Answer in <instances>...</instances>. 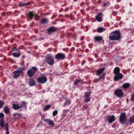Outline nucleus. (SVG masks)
Masks as SVG:
<instances>
[{"label":"nucleus","mask_w":134,"mask_h":134,"mask_svg":"<svg viewBox=\"0 0 134 134\" xmlns=\"http://www.w3.org/2000/svg\"><path fill=\"white\" fill-rule=\"evenodd\" d=\"M9 61H13V60H12L11 59H10V58H9Z\"/></svg>","instance_id":"50"},{"label":"nucleus","mask_w":134,"mask_h":134,"mask_svg":"<svg viewBox=\"0 0 134 134\" xmlns=\"http://www.w3.org/2000/svg\"><path fill=\"white\" fill-rule=\"evenodd\" d=\"M127 119L125 113L124 112L121 113L119 117V121L123 125L125 124Z\"/></svg>","instance_id":"6"},{"label":"nucleus","mask_w":134,"mask_h":134,"mask_svg":"<svg viewBox=\"0 0 134 134\" xmlns=\"http://www.w3.org/2000/svg\"><path fill=\"white\" fill-rule=\"evenodd\" d=\"M30 4L29 2H27L25 3H20L19 4V7L24 6L27 5H30Z\"/></svg>","instance_id":"28"},{"label":"nucleus","mask_w":134,"mask_h":134,"mask_svg":"<svg viewBox=\"0 0 134 134\" xmlns=\"http://www.w3.org/2000/svg\"><path fill=\"white\" fill-rule=\"evenodd\" d=\"M112 13V14L114 16H115L116 15V13L114 11H113Z\"/></svg>","instance_id":"43"},{"label":"nucleus","mask_w":134,"mask_h":134,"mask_svg":"<svg viewBox=\"0 0 134 134\" xmlns=\"http://www.w3.org/2000/svg\"><path fill=\"white\" fill-rule=\"evenodd\" d=\"M62 117H63V118H61L60 119L61 120H62L63 119V118L64 117H63V116H62Z\"/></svg>","instance_id":"57"},{"label":"nucleus","mask_w":134,"mask_h":134,"mask_svg":"<svg viewBox=\"0 0 134 134\" xmlns=\"http://www.w3.org/2000/svg\"><path fill=\"white\" fill-rule=\"evenodd\" d=\"M4 116V114L2 113H0V118H3Z\"/></svg>","instance_id":"41"},{"label":"nucleus","mask_w":134,"mask_h":134,"mask_svg":"<svg viewBox=\"0 0 134 134\" xmlns=\"http://www.w3.org/2000/svg\"><path fill=\"white\" fill-rule=\"evenodd\" d=\"M75 1H76L75 0H74V2H75Z\"/></svg>","instance_id":"64"},{"label":"nucleus","mask_w":134,"mask_h":134,"mask_svg":"<svg viewBox=\"0 0 134 134\" xmlns=\"http://www.w3.org/2000/svg\"><path fill=\"white\" fill-rule=\"evenodd\" d=\"M115 75L114 77V79L115 81H118L119 80L123 78V75L121 73H119Z\"/></svg>","instance_id":"16"},{"label":"nucleus","mask_w":134,"mask_h":134,"mask_svg":"<svg viewBox=\"0 0 134 134\" xmlns=\"http://www.w3.org/2000/svg\"><path fill=\"white\" fill-rule=\"evenodd\" d=\"M21 63H22V65H23L24 62H23H23Z\"/></svg>","instance_id":"59"},{"label":"nucleus","mask_w":134,"mask_h":134,"mask_svg":"<svg viewBox=\"0 0 134 134\" xmlns=\"http://www.w3.org/2000/svg\"><path fill=\"white\" fill-rule=\"evenodd\" d=\"M94 41H98L99 42L102 39V37L100 36H97L95 37Z\"/></svg>","instance_id":"24"},{"label":"nucleus","mask_w":134,"mask_h":134,"mask_svg":"<svg viewBox=\"0 0 134 134\" xmlns=\"http://www.w3.org/2000/svg\"><path fill=\"white\" fill-rule=\"evenodd\" d=\"M5 129L6 130V132H9L8 131V125L7 123L5 124L4 126Z\"/></svg>","instance_id":"33"},{"label":"nucleus","mask_w":134,"mask_h":134,"mask_svg":"<svg viewBox=\"0 0 134 134\" xmlns=\"http://www.w3.org/2000/svg\"><path fill=\"white\" fill-rule=\"evenodd\" d=\"M83 81L82 79H76L74 82V84L77 87H79L82 85Z\"/></svg>","instance_id":"14"},{"label":"nucleus","mask_w":134,"mask_h":134,"mask_svg":"<svg viewBox=\"0 0 134 134\" xmlns=\"http://www.w3.org/2000/svg\"><path fill=\"white\" fill-rule=\"evenodd\" d=\"M23 72V68L19 67L18 69L13 72L12 73V75L14 79L18 78L22 73Z\"/></svg>","instance_id":"4"},{"label":"nucleus","mask_w":134,"mask_h":134,"mask_svg":"<svg viewBox=\"0 0 134 134\" xmlns=\"http://www.w3.org/2000/svg\"><path fill=\"white\" fill-rule=\"evenodd\" d=\"M128 124H128V123H126V125H128Z\"/></svg>","instance_id":"62"},{"label":"nucleus","mask_w":134,"mask_h":134,"mask_svg":"<svg viewBox=\"0 0 134 134\" xmlns=\"http://www.w3.org/2000/svg\"><path fill=\"white\" fill-rule=\"evenodd\" d=\"M17 51V52H14L12 53L13 56L15 57L18 58L20 57L21 55V52L18 48H16V47H13L12 48V52Z\"/></svg>","instance_id":"5"},{"label":"nucleus","mask_w":134,"mask_h":134,"mask_svg":"<svg viewBox=\"0 0 134 134\" xmlns=\"http://www.w3.org/2000/svg\"><path fill=\"white\" fill-rule=\"evenodd\" d=\"M5 134H9V132H6Z\"/></svg>","instance_id":"55"},{"label":"nucleus","mask_w":134,"mask_h":134,"mask_svg":"<svg viewBox=\"0 0 134 134\" xmlns=\"http://www.w3.org/2000/svg\"><path fill=\"white\" fill-rule=\"evenodd\" d=\"M132 110H134V107H132Z\"/></svg>","instance_id":"61"},{"label":"nucleus","mask_w":134,"mask_h":134,"mask_svg":"<svg viewBox=\"0 0 134 134\" xmlns=\"http://www.w3.org/2000/svg\"><path fill=\"white\" fill-rule=\"evenodd\" d=\"M35 16V14L31 12H29L28 14V17L30 20L32 19V18Z\"/></svg>","instance_id":"22"},{"label":"nucleus","mask_w":134,"mask_h":134,"mask_svg":"<svg viewBox=\"0 0 134 134\" xmlns=\"http://www.w3.org/2000/svg\"><path fill=\"white\" fill-rule=\"evenodd\" d=\"M129 5L130 6H131L132 5V4L131 3H130Z\"/></svg>","instance_id":"56"},{"label":"nucleus","mask_w":134,"mask_h":134,"mask_svg":"<svg viewBox=\"0 0 134 134\" xmlns=\"http://www.w3.org/2000/svg\"><path fill=\"white\" fill-rule=\"evenodd\" d=\"M114 94L119 98L122 97L124 94V92L120 89H117L114 92Z\"/></svg>","instance_id":"8"},{"label":"nucleus","mask_w":134,"mask_h":134,"mask_svg":"<svg viewBox=\"0 0 134 134\" xmlns=\"http://www.w3.org/2000/svg\"><path fill=\"white\" fill-rule=\"evenodd\" d=\"M121 33L118 30H116L111 32L109 35V39L111 41H118L121 39Z\"/></svg>","instance_id":"1"},{"label":"nucleus","mask_w":134,"mask_h":134,"mask_svg":"<svg viewBox=\"0 0 134 134\" xmlns=\"http://www.w3.org/2000/svg\"><path fill=\"white\" fill-rule=\"evenodd\" d=\"M51 105H46L43 108V110L44 111H46L49 110L51 107Z\"/></svg>","instance_id":"26"},{"label":"nucleus","mask_w":134,"mask_h":134,"mask_svg":"<svg viewBox=\"0 0 134 134\" xmlns=\"http://www.w3.org/2000/svg\"><path fill=\"white\" fill-rule=\"evenodd\" d=\"M57 29V27H54L52 26L51 27L48 29V34L50 35L52 33L56 31Z\"/></svg>","instance_id":"12"},{"label":"nucleus","mask_w":134,"mask_h":134,"mask_svg":"<svg viewBox=\"0 0 134 134\" xmlns=\"http://www.w3.org/2000/svg\"><path fill=\"white\" fill-rule=\"evenodd\" d=\"M89 106V105H88L87 104H84L83 105V109H87Z\"/></svg>","instance_id":"38"},{"label":"nucleus","mask_w":134,"mask_h":134,"mask_svg":"<svg viewBox=\"0 0 134 134\" xmlns=\"http://www.w3.org/2000/svg\"><path fill=\"white\" fill-rule=\"evenodd\" d=\"M84 63L82 62V65H83V64H84Z\"/></svg>","instance_id":"60"},{"label":"nucleus","mask_w":134,"mask_h":134,"mask_svg":"<svg viewBox=\"0 0 134 134\" xmlns=\"http://www.w3.org/2000/svg\"><path fill=\"white\" fill-rule=\"evenodd\" d=\"M4 113L6 114H8L9 112V109L7 107H5L4 108Z\"/></svg>","instance_id":"29"},{"label":"nucleus","mask_w":134,"mask_h":134,"mask_svg":"<svg viewBox=\"0 0 134 134\" xmlns=\"http://www.w3.org/2000/svg\"><path fill=\"white\" fill-rule=\"evenodd\" d=\"M109 2H107V3H104L103 4V5L104 7H106L107 4H109Z\"/></svg>","instance_id":"42"},{"label":"nucleus","mask_w":134,"mask_h":134,"mask_svg":"<svg viewBox=\"0 0 134 134\" xmlns=\"http://www.w3.org/2000/svg\"><path fill=\"white\" fill-rule=\"evenodd\" d=\"M12 107L15 110H18L20 108L19 105L15 104H13Z\"/></svg>","instance_id":"23"},{"label":"nucleus","mask_w":134,"mask_h":134,"mask_svg":"<svg viewBox=\"0 0 134 134\" xmlns=\"http://www.w3.org/2000/svg\"><path fill=\"white\" fill-rule=\"evenodd\" d=\"M130 100L131 102L134 101V92L131 95Z\"/></svg>","instance_id":"36"},{"label":"nucleus","mask_w":134,"mask_h":134,"mask_svg":"<svg viewBox=\"0 0 134 134\" xmlns=\"http://www.w3.org/2000/svg\"><path fill=\"white\" fill-rule=\"evenodd\" d=\"M29 83L30 86H33L36 84L35 81L34 79L31 78L29 79Z\"/></svg>","instance_id":"17"},{"label":"nucleus","mask_w":134,"mask_h":134,"mask_svg":"<svg viewBox=\"0 0 134 134\" xmlns=\"http://www.w3.org/2000/svg\"><path fill=\"white\" fill-rule=\"evenodd\" d=\"M4 127V124L2 120H0V130H1V127Z\"/></svg>","instance_id":"35"},{"label":"nucleus","mask_w":134,"mask_h":134,"mask_svg":"<svg viewBox=\"0 0 134 134\" xmlns=\"http://www.w3.org/2000/svg\"><path fill=\"white\" fill-rule=\"evenodd\" d=\"M69 10V8L68 7H66L65 9L64 10L65 11H67L68 10Z\"/></svg>","instance_id":"49"},{"label":"nucleus","mask_w":134,"mask_h":134,"mask_svg":"<svg viewBox=\"0 0 134 134\" xmlns=\"http://www.w3.org/2000/svg\"><path fill=\"white\" fill-rule=\"evenodd\" d=\"M104 29L103 27H100L97 29V31L98 32L101 33L103 32L104 31Z\"/></svg>","instance_id":"31"},{"label":"nucleus","mask_w":134,"mask_h":134,"mask_svg":"<svg viewBox=\"0 0 134 134\" xmlns=\"http://www.w3.org/2000/svg\"><path fill=\"white\" fill-rule=\"evenodd\" d=\"M106 118L107 120H108L109 124L112 123L115 119V116L113 115H107L106 116Z\"/></svg>","instance_id":"10"},{"label":"nucleus","mask_w":134,"mask_h":134,"mask_svg":"<svg viewBox=\"0 0 134 134\" xmlns=\"http://www.w3.org/2000/svg\"><path fill=\"white\" fill-rule=\"evenodd\" d=\"M4 104V103L3 101L0 100V109L2 107Z\"/></svg>","instance_id":"40"},{"label":"nucleus","mask_w":134,"mask_h":134,"mask_svg":"<svg viewBox=\"0 0 134 134\" xmlns=\"http://www.w3.org/2000/svg\"><path fill=\"white\" fill-rule=\"evenodd\" d=\"M69 111V110H64L63 111V114H64L62 115V116H63V117H65V116L66 115V113L67 112V111Z\"/></svg>","instance_id":"32"},{"label":"nucleus","mask_w":134,"mask_h":134,"mask_svg":"<svg viewBox=\"0 0 134 134\" xmlns=\"http://www.w3.org/2000/svg\"><path fill=\"white\" fill-rule=\"evenodd\" d=\"M120 69L118 67H115L114 70V73L115 74H117L120 73Z\"/></svg>","instance_id":"19"},{"label":"nucleus","mask_w":134,"mask_h":134,"mask_svg":"<svg viewBox=\"0 0 134 134\" xmlns=\"http://www.w3.org/2000/svg\"><path fill=\"white\" fill-rule=\"evenodd\" d=\"M53 56L51 54H47L45 58V61L46 63L50 65H52L54 63V59Z\"/></svg>","instance_id":"3"},{"label":"nucleus","mask_w":134,"mask_h":134,"mask_svg":"<svg viewBox=\"0 0 134 134\" xmlns=\"http://www.w3.org/2000/svg\"><path fill=\"white\" fill-rule=\"evenodd\" d=\"M82 62L84 63L85 64L86 63V62L85 60H83L82 61Z\"/></svg>","instance_id":"53"},{"label":"nucleus","mask_w":134,"mask_h":134,"mask_svg":"<svg viewBox=\"0 0 134 134\" xmlns=\"http://www.w3.org/2000/svg\"><path fill=\"white\" fill-rule=\"evenodd\" d=\"M104 77L102 75V76L100 77H99V78L100 80L101 79H104Z\"/></svg>","instance_id":"46"},{"label":"nucleus","mask_w":134,"mask_h":134,"mask_svg":"<svg viewBox=\"0 0 134 134\" xmlns=\"http://www.w3.org/2000/svg\"><path fill=\"white\" fill-rule=\"evenodd\" d=\"M117 2H120L121 0H116Z\"/></svg>","instance_id":"52"},{"label":"nucleus","mask_w":134,"mask_h":134,"mask_svg":"<svg viewBox=\"0 0 134 134\" xmlns=\"http://www.w3.org/2000/svg\"><path fill=\"white\" fill-rule=\"evenodd\" d=\"M105 74L104 73H103L102 75L104 77V76H105Z\"/></svg>","instance_id":"54"},{"label":"nucleus","mask_w":134,"mask_h":134,"mask_svg":"<svg viewBox=\"0 0 134 134\" xmlns=\"http://www.w3.org/2000/svg\"><path fill=\"white\" fill-rule=\"evenodd\" d=\"M100 80L99 78L98 79H95L93 81V82L95 83H97L99 82Z\"/></svg>","instance_id":"39"},{"label":"nucleus","mask_w":134,"mask_h":134,"mask_svg":"<svg viewBox=\"0 0 134 134\" xmlns=\"http://www.w3.org/2000/svg\"><path fill=\"white\" fill-rule=\"evenodd\" d=\"M56 16H57L56 15H53L52 16L51 19H53L55 18L56 17Z\"/></svg>","instance_id":"45"},{"label":"nucleus","mask_w":134,"mask_h":134,"mask_svg":"<svg viewBox=\"0 0 134 134\" xmlns=\"http://www.w3.org/2000/svg\"><path fill=\"white\" fill-rule=\"evenodd\" d=\"M83 39H84V37H82L81 38H80V40H83Z\"/></svg>","instance_id":"51"},{"label":"nucleus","mask_w":134,"mask_h":134,"mask_svg":"<svg viewBox=\"0 0 134 134\" xmlns=\"http://www.w3.org/2000/svg\"><path fill=\"white\" fill-rule=\"evenodd\" d=\"M48 22V20L47 18H44L42 19L41 20V23L43 24L47 23Z\"/></svg>","instance_id":"30"},{"label":"nucleus","mask_w":134,"mask_h":134,"mask_svg":"<svg viewBox=\"0 0 134 134\" xmlns=\"http://www.w3.org/2000/svg\"><path fill=\"white\" fill-rule=\"evenodd\" d=\"M38 70V69L36 67L33 66L31 69L27 71V74L28 76L30 77L31 78L37 72Z\"/></svg>","instance_id":"2"},{"label":"nucleus","mask_w":134,"mask_h":134,"mask_svg":"<svg viewBox=\"0 0 134 134\" xmlns=\"http://www.w3.org/2000/svg\"><path fill=\"white\" fill-rule=\"evenodd\" d=\"M44 121L47 123L48 125L53 127L55 125L53 121L50 119H44Z\"/></svg>","instance_id":"15"},{"label":"nucleus","mask_w":134,"mask_h":134,"mask_svg":"<svg viewBox=\"0 0 134 134\" xmlns=\"http://www.w3.org/2000/svg\"><path fill=\"white\" fill-rule=\"evenodd\" d=\"M116 123H114L112 125V127H113V128L115 127L116 126Z\"/></svg>","instance_id":"44"},{"label":"nucleus","mask_w":134,"mask_h":134,"mask_svg":"<svg viewBox=\"0 0 134 134\" xmlns=\"http://www.w3.org/2000/svg\"><path fill=\"white\" fill-rule=\"evenodd\" d=\"M58 111L57 110H54L53 112L52 113V115L53 117H54L55 116H56L58 114Z\"/></svg>","instance_id":"34"},{"label":"nucleus","mask_w":134,"mask_h":134,"mask_svg":"<svg viewBox=\"0 0 134 134\" xmlns=\"http://www.w3.org/2000/svg\"><path fill=\"white\" fill-rule=\"evenodd\" d=\"M71 104V101L69 99H67L66 100L63 104V106L65 107L67 105H69Z\"/></svg>","instance_id":"25"},{"label":"nucleus","mask_w":134,"mask_h":134,"mask_svg":"<svg viewBox=\"0 0 134 134\" xmlns=\"http://www.w3.org/2000/svg\"><path fill=\"white\" fill-rule=\"evenodd\" d=\"M103 14L100 13H98L96 16L95 18L99 22H101L102 20Z\"/></svg>","instance_id":"13"},{"label":"nucleus","mask_w":134,"mask_h":134,"mask_svg":"<svg viewBox=\"0 0 134 134\" xmlns=\"http://www.w3.org/2000/svg\"><path fill=\"white\" fill-rule=\"evenodd\" d=\"M101 0H99V1H98V2H99V1H100Z\"/></svg>","instance_id":"63"},{"label":"nucleus","mask_w":134,"mask_h":134,"mask_svg":"<svg viewBox=\"0 0 134 134\" xmlns=\"http://www.w3.org/2000/svg\"><path fill=\"white\" fill-rule=\"evenodd\" d=\"M90 92H86L85 93V102H89L91 100Z\"/></svg>","instance_id":"11"},{"label":"nucleus","mask_w":134,"mask_h":134,"mask_svg":"<svg viewBox=\"0 0 134 134\" xmlns=\"http://www.w3.org/2000/svg\"><path fill=\"white\" fill-rule=\"evenodd\" d=\"M130 123H134V115H132L130 117L129 119Z\"/></svg>","instance_id":"27"},{"label":"nucleus","mask_w":134,"mask_h":134,"mask_svg":"<svg viewBox=\"0 0 134 134\" xmlns=\"http://www.w3.org/2000/svg\"><path fill=\"white\" fill-rule=\"evenodd\" d=\"M54 57L56 60H63L65 58V55L64 53H59L56 54Z\"/></svg>","instance_id":"7"},{"label":"nucleus","mask_w":134,"mask_h":134,"mask_svg":"<svg viewBox=\"0 0 134 134\" xmlns=\"http://www.w3.org/2000/svg\"><path fill=\"white\" fill-rule=\"evenodd\" d=\"M13 116H15V118H16V116L17 118H19V116H21V115L19 113H15L13 114Z\"/></svg>","instance_id":"37"},{"label":"nucleus","mask_w":134,"mask_h":134,"mask_svg":"<svg viewBox=\"0 0 134 134\" xmlns=\"http://www.w3.org/2000/svg\"><path fill=\"white\" fill-rule=\"evenodd\" d=\"M47 79L45 76L40 77H38L37 81L39 84H43L46 82Z\"/></svg>","instance_id":"9"},{"label":"nucleus","mask_w":134,"mask_h":134,"mask_svg":"<svg viewBox=\"0 0 134 134\" xmlns=\"http://www.w3.org/2000/svg\"><path fill=\"white\" fill-rule=\"evenodd\" d=\"M130 86V84L129 83H124L122 86V87L124 89H128Z\"/></svg>","instance_id":"21"},{"label":"nucleus","mask_w":134,"mask_h":134,"mask_svg":"<svg viewBox=\"0 0 134 134\" xmlns=\"http://www.w3.org/2000/svg\"><path fill=\"white\" fill-rule=\"evenodd\" d=\"M25 56L24 55H23L21 57V58L22 59H24L25 58Z\"/></svg>","instance_id":"47"},{"label":"nucleus","mask_w":134,"mask_h":134,"mask_svg":"<svg viewBox=\"0 0 134 134\" xmlns=\"http://www.w3.org/2000/svg\"><path fill=\"white\" fill-rule=\"evenodd\" d=\"M20 104V105H19L20 107V108H23L24 107L26 108L27 106H25L27 104V103L25 101H21Z\"/></svg>","instance_id":"20"},{"label":"nucleus","mask_w":134,"mask_h":134,"mask_svg":"<svg viewBox=\"0 0 134 134\" xmlns=\"http://www.w3.org/2000/svg\"><path fill=\"white\" fill-rule=\"evenodd\" d=\"M132 71L133 73H134V69L132 70Z\"/></svg>","instance_id":"58"},{"label":"nucleus","mask_w":134,"mask_h":134,"mask_svg":"<svg viewBox=\"0 0 134 134\" xmlns=\"http://www.w3.org/2000/svg\"><path fill=\"white\" fill-rule=\"evenodd\" d=\"M105 69V68H102L101 69H99L97 71L96 75H100L104 70Z\"/></svg>","instance_id":"18"},{"label":"nucleus","mask_w":134,"mask_h":134,"mask_svg":"<svg viewBox=\"0 0 134 134\" xmlns=\"http://www.w3.org/2000/svg\"><path fill=\"white\" fill-rule=\"evenodd\" d=\"M81 12L82 13L83 15H84L85 14L83 10H81Z\"/></svg>","instance_id":"48"}]
</instances>
